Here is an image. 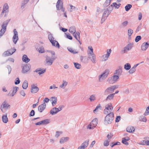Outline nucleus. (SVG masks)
<instances>
[{
    "instance_id": "nucleus-1",
    "label": "nucleus",
    "mask_w": 149,
    "mask_h": 149,
    "mask_svg": "<svg viewBox=\"0 0 149 149\" xmlns=\"http://www.w3.org/2000/svg\"><path fill=\"white\" fill-rule=\"evenodd\" d=\"M10 107V105L7 103L6 101H5L1 105L0 109L3 113H5Z\"/></svg>"
},
{
    "instance_id": "nucleus-2",
    "label": "nucleus",
    "mask_w": 149,
    "mask_h": 149,
    "mask_svg": "<svg viewBox=\"0 0 149 149\" xmlns=\"http://www.w3.org/2000/svg\"><path fill=\"white\" fill-rule=\"evenodd\" d=\"M104 121L108 124H111L113 120L114 114L113 113H110L108 114H106Z\"/></svg>"
},
{
    "instance_id": "nucleus-3",
    "label": "nucleus",
    "mask_w": 149,
    "mask_h": 149,
    "mask_svg": "<svg viewBox=\"0 0 149 149\" xmlns=\"http://www.w3.org/2000/svg\"><path fill=\"white\" fill-rule=\"evenodd\" d=\"M113 107L112 104L109 103L105 106V108L104 110V113L105 114H108L110 113H112V111L113 110Z\"/></svg>"
},
{
    "instance_id": "nucleus-4",
    "label": "nucleus",
    "mask_w": 149,
    "mask_h": 149,
    "mask_svg": "<svg viewBox=\"0 0 149 149\" xmlns=\"http://www.w3.org/2000/svg\"><path fill=\"white\" fill-rule=\"evenodd\" d=\"M118 85H115L107 88L104 91V94L107 95L110 93H112L115 89L118 88Z\"/></svg>"
},
{
    "instance_id": "nucleus-5",
    "label": "nucleus",
    "mask_w": 149,
    "mask_h": 149,
    "mask_svg": "<svg viewBox=\"0 0 149 149\" xmlns=\"http://www.w3.org/2000/svg\"><path fill=\"white\" fill-rule=\"evenodd\" d=\"M119 78L118 76L114 75L112 77H109L107 80V81L110 84H113L116 82Z\"/></svg>"
},
{
    "instance_id": "nucleus-6",
    "label": "nucleus",
    "mask_w": 149,
    "mask_h": 149,
    "mask_svg": "<svg viewBox=\"0 0 149 149\" xmlns=\"http://www.w3.org/2000/svg\"><path fill=\"white\" fill-rule=\"evenodd\" d=\"M55 59V58L54 57H52L47 56H46L45 61L48 65H51Z\"/></svg>"
},
{
    "instance_id": "nucleus-7",
    "label": "nucleus",
    "mask_w": 149,
    "mask_h": 149,
    "mask_svg": "<svg viewBox=\"0 0 149 149\" xmlns=\"http://www.w3.org/2000/svg\"><path fill=\"white\" fill-rule=\"evenodd\" d=\"M109 72V70L108 69H106L104 72L101 75L99 76V79L100 80V79H105L108 76Z\"/></svg>"
},
{
    "instance_id": "nucleus-8",
    "label": "nucleus",
    "mask_w": 149,
    "mask_h": 149,
    "mask_svg": "<svg viewBox=\"0 0 149 149\" xmlns=\"http://www.w3.org/2000/svg\"><path fill=\"white\" fill-rule=\"evenodd\" d=\"M133 43H130L127 45L126 46L123 48V50H122L121 52L123 53H125L127 51L130 50L132 47Z\"/></svg>"
},
{
    "instance_id": "nucleus-9",
    "label": "nucleus",
    "mask_w": 149,
    "mask_h": 149,
    "mask_svg": "<svg viewBox=\"0 0 149 149\" xmlns=\"http://www.w3.org/2000/svg\"><path fill=\"white\" fill-rule=\"evenodd\" d=\"M14 35L13 38V41L15 44H16L18 40V33L16 31V29H14L13 30Z\"/></svg>"
},
{
    "instance_id": "nucleus-10",
    "label": "nucleus",
    "mask_w": 149,
    "mask_h": 149,
    "mask_svg": "<svg viewBox=\"0 0 149 149\" xmlns=\"http://www.w3.org/2000/svg\"><path fill=\"white\" fill-rule=\"evenodd\" d=\"M89 141V140H86L81 144L80 146L78 147L77 149H84L88 146Z\"/></svg>"
},
{
    "instance_id": "nucleus-11",
    "label": "nucleus",
    "mask_w": 149,
    "mask_h": 149,
    "mask_svg": "<svg viewBox=\"0 0 149 149\" xmlns=\"http://www.w3.org/2000/svg\"><path fill=\"white\" fill-rule=\"evenodd\" d=\"M111 52V49H107V54H104L103 55L102 57L103 59L102 61H105L108 60V58L109 57L110 53Z\"/></svg>"
},
{
    "instance_id": "nucleus-12",
    "label": "nucleus",
    "mask_w": 149,
    "mask_h": 149,
    "mask_svg": "<svg viewBox=\"0 0 149 149\" xmlns=\"http://www.w3.org/2000/svg\"><path fill=\"white\" fill-rule=\"evenodd\" d=\"M30 67L31 66L30 65L26 64L22 67V73H24L28 72L30 70Z\"/></svg>"
},
{
    "instance_id": "nucleus-13",
    "label": "nucleus",
    "mask_w": 149,
    "mask_h": 149,
    "mask_svg": "<svg viewBox=\"0 0 149 149\" xmlns=\"http://www.w3.org/2000/svg\"><path fill=\"white\" fill-rule=\"evenodd\" d=\"M31 93H35L38 92L39 90V88L37 86H35L34 84H32L31 85Z\"/></svg>"
},
{
    "instance_id": "nucleus-14",
    "label": "nucleus",
    "mask_w": 149,
    "mask_h": 149,
    "mask_svg": "<svg viewBox=\"0 0 149 149\" xmlns=\"http://www.w3.org/2000/svg\"><path fill=\"white\" fill-rule=\"evenodd\" d=\"M46 107V104L45 103H43L38 106V109L40 113L42 112L45 109Z\"/></svg>"
},
{
    "instance_id": "nucleus-15",
    "label": "nucleus",
    "mask_w": 149,
    "mask_h": 149,
    "mask_svg": "<svg viewBox=\"0 0 149 149\" xmlns=\"http://www.w3.org/2000/svg\"><path fill=\"white\" fill-rule=\"evenodd\" d=\"M149 44L147 42H145L141 46V49L142 51H146L148 48Z\"/></svg>"
},
{
    "instance_id": "nucleus-16",
    "label": "nucleus",
    "mask_w": 149,
    "mask_h": 149,
    "mask_svg": "<svg viewBox=\"0 0 149 149\" xmlns=\"http://www.w3.org/2000/svg\"><path fill=\"white\" fill-rule=\"evenodd\" d=\"M19 88L18 87L15 86L13 87L12 93L11 94H10L9 93L8 95L9 96H13L15 94L17 90L19 89Z\"/></svg>"
},
{
    "instance_id": "nucleus-17",
    "label": "nucleus",
    "mask_w": 149,
    "mask_h": 149,
    "mask_svg": "<svg viewBox=\"0 0 149 149\" xmlns=\"http://www.w3.org/2000/svg\"><path fill=\"white\" fill-rule=\"evenodd\" d=\"M50 42L52 43L53 46H55L58 49L59 48L60 45L58 42L57 41L54 40L51 42Z\"/></svg>"
},
{
    "instance_id": "nucleus-18",
    "label": "nucleus",
    "mask_w": 149,
    "mask_h": 149,
    "mask_svg": "<svg viewBox=\"0 0 149 149\" xmlns=\"http://www.w3.org/2000/svg\"><path fill=\"white\" fill-rule=\"evenodd\" d=\"M102 109V107L100 105V104H99L98 106L96 107L95 109L93 110V112L95 113H97L99 111Z\"/></svg>"
},
{
    "instance_id": "nucleus-19",
    "label": "nucleus",
    "mask_w": 149,
    "mask_h": 149,
    "mask_svg": "<svg viewBox=\"0 0 149 149\" xmlns=\"http://www.w3.org/2000/svg\"><path fill=\"white\" fill-rule=\"evenodd\" d=\"M22 60L23 62L27 63L30 61V59L27 57V55L25 54L23 55L22 57Z\"/></svg>"
},
{
    "instance_id": "nucleus-20",
    "label": "nucleus",
    "mask_w": 149,
    "mask_h": 149,
    "mask_svg": "<svg viewBox=\"0 0 149 149\" xmlns=\"http://www.w3.org/2000/svg\"><path fill=\"white\" fill-rule=\"evenodd\" d=\"M2 120L3 122L6 123L8 122V119L7 117V114L6 113L5 115H3L2 117Z\"/></svg>"
},
{
    "instance_id": "nucleus-21",
    "label": "nucleus",
    "mask_w": 149,
    "mask_h": 149,
    "mask_svg": "<svg viewBox=\"0 0 149 149\" xmlns=\"http://www.w3.org/2000/svg\"><path fill=\"white\" fill-rule=\"evenodd\" d=\"M135 130L134 128L132 126L128 127L126 128L127 131L130 133L134 132Z\"/></svg>"
},
{
    "instance_id": "nucleus-22",
    "label": "nucleus",
    "mask_w": 149,
    "mask_h": 149,
    "mask_svg": "<svg viewBox=\"0 0 149 149\" xmlns=\"http://www.w3.org/2000/svg\"><path fill=\"white\" fill-rule=\"evenodd\" d=\"M69 139V138L68 137H62L60 139V142L61 143H63L68 140Z\"/></svg>"
},
{
    "instance_id": "nucleus-23",
    "label": "nucleus",
    "mask_w": 149,
    "mask_h": 149,
    "mask_svg": "<svg viewBox=\"0 0 149 149\" xmlns=\"http://www.w3.org/2000/svg\"><path fill=\"white\" fill-rule=\"evenodd\" d=\"M128 22L127 21H125L123 22L120 25L119 27L121 28H123L126 26L128 24Z\"/></svg>"
},
{
    "instance_id": "nucleus-24",
    "label": "nucleus",
    "mask_w": 149,
    "mask_h": 149,
    "mask_svg": "<svg viewBox=\"0 0 149 149\" xmlns=\"http://www.w3.org/2000/svg\"><path fill=\"white\" fill-rule=\"evenodd\" d=\"M88 58L91 59L92 63H95L96 62V58L95 55H93L91 56H88Z\"/></svg>"
},
{
    "instance_id": "nucleus-25",
    "label": "nucleus",
    "mask_w": 149,
    "mask_h": 149,
    "mask_svg": "<svg viewBox=\"0 0 149 149\" xmlns=\"http://www.w3.org/2000/svg\"><path fill=\"white\" fill-rule=\"evenodd\" d=\"M104 11V13L102 15L103 16H106V17H107L110 13L106 9H103Z\"/></svg>"
},
{
    "instance_id": "nucleus-26",
    "label": "nucleus",
    "mask_w": 149,
    "mask_h": 149,
    "mask_svg": "<svg viewBox=\"0 0 149 149\" xmlns=\"http://www.w3.org/2000/svg\"><path fill=\"white\" fill-rule=\"evenodd\" d=\"M70 12H72L73 11H77L79 10L78 8L75 7L73 5L70 4Z\"/></svg>"
},
{
    "instance_id": "nucleus-27",
    "label": "nucleus",
    "mask_w": 149,
    "mask_h": 149,
    "mask_svg": "<svg viewBox=\"0 0 149 149\" xmlns=\"http://www.w3.org/2000/svg\"><path fill=\"white\" fill-rule=\"evenodd\" d=\"M57 98L56 97H52V100L51 101H52V104L53 106H54L56 104L57 102Z\"/></svg>"
},
{
    "instance_id": "nucleus-28",
    "label": "nucleus",
    "mask_w": 149,
    "mask_h": 149,
    "mask_svg": "<svg viewBox=\"0 0 149 149\" xmlns=\"http://www.w3.org/2000/svg\"><path fill=\"white\" fill-rule=\"evenodd\" d=\"M69 31L70 32L72 33H73L74 32H76V29L75 27L74 26L70 27V28Z\"/></svg>"
},
{
    "instance_id": "nucleus-29",
    "label": "nucleus",
    "mask_w": 149,
    "mask_h": 149,
    "mask_svg": "<svg viewBox=\"0 0 149 149\" xmlns=\"http://www.w3.org/2000/svg\"><path fill=\"white\" fill-rule=\"evenodd\" d=\"M2 55L3 56L5 57L11 55L10 54V52L9 49L4 52L3 54Z\"/></svg>"
},
{
    "instance_id": "nucleus-30",
    "label": "nucleus",
    "mask_w": 149,
    "mask_h": 149,
    "mask_svg": "<svg viewBox=\"0 0 149 149\" xmlns=\"http://www.w3.org/2000/svg\"><path fill=\"white\" fill-rule=\"evenodd\" d=\"M111 1V0H106L103 5V7L106 8L109 6L110 4Z\"/></svg>"
},
{
    "instance_id": "nucleus-31",
    "label": "nucleus",
    "mask_w": 149,
    "mask_h": 149,
    "mask_svg": "<svg viewBox=\"0 0 149 149\" xmlns=\"http://www.w3.org/2000/svg\"><path fill=\"white\" fill-rule=\"evenodd\" d=\"M115 95V93H112L111 94H110L109 95H108V96L107 97L106 100L107 101L108 100H110L113 99L114 95Z\"/></svg>"
},
{
    "instance_id": "nucleus-32",
    "label": "nucleus",
    "mask_w": 149,
    "mask_h": 149,
    "mask_svg": "<svg viewBox=\"0 0 149 149\" xmlns=\"http://www.w3.org/2000/svg\"><path fill=\"white\" fill-rule=\"evenodd\" d=\"M131 68V66L129 63H126L124 65V68L126 70H129Z\"/></svg>"
},
{
    "instance_id": "nucleus-33",
    "label": "nucleus",
    "mask_w": 149,
    "mask_h": 149,
    "mask_svg": "<svg viewBox=\"0 0 149 149\" xmlns=\"http://www.w3.org/2000/svg\"><path fill=\"white\" fill-rule=\"evenodd\" d=\"M68 82L66 81L63 80V83L62 84L60 85L59 87L61 88H64L65 86L67 85Z\"/></svg>"
},
{
    "instance_id": "nucleus-34",
    "label": "nucleus",
    "mask_w": 149,
    "mask_h": 149,
    "mask_svg": "<svg viewBox=\"0 0 149 149\" xmlns=\"http://www.w3.org/2000/svg\"><path fill=\"white\" fill-rule=\"evenodd\" d=\"M54 108L57 109V108L54 107L52 108L50 111V113L52 115H55L57 113H56V109H54Z\"/></svg>"
},
{
    "instance_id": "nucleus-35",
    "label": "nucleus",
    "mask_w": 149,
    "mask_h": 149,
    "mask_svg": "<svg viewBox=\"0 0 149 149\" xmlns=\"http://www.w3.org/2000/svg\"><path fill=\"white\" fill-rule=\"evenodd\" d=\"M28 83L27 81L25 80L24 82L22 84V88L23 89H26L28 87Z\"/></svg>"
},
{
    "instance_id": "nucleus-36",
    "label": "nucleus",
    "mask_w": 149,
    "mask_h": 149,
    "mask_svg": "<svg viewBox=\"0 0 149 149\" xmlns=\"http://www.w3.org/2000/svg\"><path fill=\"white\" fill-rule=\"evenodd\" d=\"M60 1L61 0H58L56 3V8L57 10H60L61 9Z\"/></svg>"
},
{
    "instance_id": "nucleus-37",
    "label": "nucleus",
    "mask_w": 149,
    "mask_h": 149,
    "mask_svg": "<svg viewBox=\"0 0 149 149\" xmlns=\"http://www.w3.org/2000/svg\"><path fill=\"white\" fill-rule=\"evenodd\" d=\"M42 125H46L49 123V119H46L41 121Z\"/></svg>"
},
{
    "instance_id": "nucleus-38",
    "label": "nucleus",
    "mask_w": 149,
    "mask_h": 149,
    "mask_svg": "<svg viewBox=\"0 0 149 149\" xmlns=\"http://www.w3.org/2000/svg\"><path fill=\"white\" fill-rule=\"evenodd\" d=\"M68 49L70 52L73 54H77L78 53V52L76 50H73L71 48H68Z\"/></svg>"
},
{
    "instance_id": "nucleus-39",
    "label": "nucleus",
    "mask_w": 149,
    "mask_h": 149,
    "mask_svg": "<svg viewBox=\"0 0 149 149\" xmlns=\"http://www.w3.org/2000/svg\"><path fill=\"white\" fill-rule=\"evenodd\" d=\"M132 6L130 4H128L125 7V10L126 11H128L132 8Z\"/></svg>"
},
{
    "instance_id": "nucleus-40",
    "label": "nucleus",
    "mask_w": 149,
    "mask_h": 149,
    "mask_svg": "<svg viewBox=\"0 0 149 149\" xmlns=\"http://www.w3.org/2000/svg\"><path fill=\"white\" fill-rule=\"evenodd\" d=\"M119 68L117 70L118 75H121L122 72V68L121 66L119 67Z\"/></svg>"
},
{
    "instance_id": "nucleus-41",
    "label": "nucleus",
    "mask_w": 149,
    "mask_h": 149,
    "mask_svg": "<svg viewBox=\"0 0 149 149\" xmlns=\"http://www.w3.org/2000/svg\"><path fill=\"white\" fill-rule=\"evenodd\" d=\"M133 33V30L130 29H128V36L129 37L132 35Z\"/></svg>"
},
{
    "instance_id": "nucleus-42",
    "label": "nucleus",
    "mask_w": 149,
    "mask_h": 149,
    "mask_svg": "<svg viewBox=\"0 0 149 149\" xmlns=\"http://www.w3.org/2000/svg\"><path fill=\"white\" fill-rule=\"evenodd\" d=\"M48 38L51 42L52 41L54 40V38L52 36V35L51 33H50L48 35Z\"/></svg>"
},
{
    "instance_id": "nucleus-43",
    "label": "nucleus",
    "mask_w": 149,
    "mask_h": 149,
    "mask_svg": "<svg viewBox=\"0 0 149 149\" xmlns=\"http://www.w3.org/2000/svg\"><path fill=\"white\" fill-rule=\"evenodd\" d=\"M74 67L76 68L79 69L80 68L81 65L77 63H74Z\"/></svg>"
},
{
    "instance_id": "nucleus-44",
    "label": "nucleus",
    "mask_w": 149,
    "mask_h": 149,
    "mask_svg": "<svg viewBox=\"0 0 149 149\" xmlns=\"http://www.w3.org/2000/svg\"><path fill=\"white\" fill-rule=\"evenodd\" d=\"M89 99L91 102L94 101V100L95 99V95H91L89 98Z\"/></svg>"
},
{
    "instance_id": "nucleus-45",
    "label": "nucleus",
    "mask_w": 149,
    "mask_h": 149,
    "mask_svg": "<svg viewBox=\"0 0 149 149\" xmlns=\"http://www.w3.org/2000/svg\"><path fill=\"white\" fill-rule=\"evenodd\" d=\"M9 8V6L7 3H5L4 4L3 7V9L5 11L8 10Z\"/></svg>"
},
{
    "instance_id": "nucleus-46",
    "label": "nucleus",
    "mask_w": 149,
    "mask_h": 149,
    "mask_svg": "<svg viewBox=\"0 0 149 149\" xmlns=\"http://www.w3.org/2000/svg\"><path fill=\"white\" fill-rule=\"evenodd\" d=\"M113 9V5L112 4L110 6H109L106 9L110 12L111 13V12L112 10Z\"/></svg>"
},
{
    "instance_id": "nucleus-47",
    "label": "nucleus",
    "mask_w": 149,
    "mask_h": 149,
    "mask_svg": "<svg viewBox=\"0 0 149 149\" xmlns=\"http://www.w3.org/2000/svg\"><path fill=\"white\" fill-rule=\"evenodd\" d=\"M149 114V106L146 109L145 112L144 113V115L146 116Z\"/></svg>"
},
{
    "instance_id": "nucleus-48",
    "label": "nucleus",
    "mask_w": 149,
    "mask_h": 149,
    "mask_svg": "<svg viewBox=\"0 0 149 149\" xmlns=\"http://www.w3.org/2000/svg\"><path fill=\"white\" fill-rule=\"evenodd\" d=\"M80 60L81 61L83 62H85V60L87 59V57L86 56H80Z\"/></svg>"
},
{
    "instance_id": "nucleus-49",
    "label": "nucleus",
    "mask_w": 149,
    "mask_h": 149,
    "mask_svg": "<svg viewBox=\"0 0 149 149\" xmlns=\"http://www.w3.org/2000/svg\"><path fill=\"white\" fill-rule=\"evenodd\" d=\"M11 55H12L16 51L15 49V48H11L10 49H9Z\"/></svg>"
},
{
    "instance_id": "nucleus-50",
    "label": "nucleus",
    "mask_w": 149,
    "mask_h": 149,
    "mask_svg": "<svg viewBox=\"0 0 149 149\" xmlns=\"http://www.w3.org/2000/svg\"><path fill=\"white\" fill-rule=\"evenodd\" d=\"M120 144V143L119 142H117L115 143H112L110 144V146L111 147H113L115 145H119Z\"/></svg>"
},
{
    "instance_id": "nucleus-51",
    "label": "nucleus",
    "mask_w": 149,
    "mask_h": 149,
    "mask_svg": "<svg viewBox=\"0 0 149 149\" xmlns=\"http://www.w3.org/2000/svg\"><path fill=\"white\" fill-rule=\"evenodd\" d=\"M63 107V106H59L58 108H57V109L54 108V109H56L57 111H56V113H58L59 111L61 110Z\"/></svg>"
},
{
    "instance_id": "nucleus-52",
    "label": "nucleus",
    "mask_w": 149,
    "mask_h": 149,
    "mask_svg": "<svg viewBox=\"0 0 149 149\" xmlns=\"http://www.w3.org/2000/svg\"><path fill=\"white\" fill-rule=\"evenodd\" d=\"M136 70V69L132 67L131 69H130L129 71V73L130 74H132L135 72Z\"/></svg>"
},
{
    "instance_id": "nucleus-53",
    "label": "nucleus",
    "mask_w": 149,
    "mask_h": 149,
    "mask_svg": "<svg viewBox=\"0 0 149 149\" xmlns=\"http://www.w3.org/2000/svg\"><path fill=\"white\" fill-rule=\"evenodd\" d=\"M97 118H95L93 120L92 122L93 125H96L97 124Z\"/></svg>"
},
{
    "instance_id": "nucleus-54",
    "label": "nucleus",
    "mask_w": 149,
    "mask_h": 149,
    "mask_svg": "<svg viewBox=\"0 0 149 149\" xmlns=\"http://www.w3.org/2000/svg\"><path fill=\"white\" fill-rule=\"evenodd\" d=\"M141 36H136L135 39V42H138L141 39Z\"/></svg>"
},
{
    "instance_id": "nucleus-55",
    "label": "nucleus",
    "mask_w": 149,
    "mask_h": 149,
    "mask_svg": "<svg viewBox=\"0 0 149 149\" xmlns=\"http://www.w3.org/2000/svg\"><path fill=\"white\" fill-rule=\"evenodd\" d=\"M126 140H126L125 139L123 138L122 142L123 144H125L126 145H128L129 144V143L127 142V141H126Z\"/></svg>"
},
{
    "instance_id": "nucleus-56",
    "label": "nucleus",
    "mask_w": 149,
    "mask_h": 149,
    "mask_svg": "<svg viewBox=\"0 0 149 149\" xmlns=\"http://www.w3.org/2000/svg\"><path fill=\"white\" fill-rule=\"evenodd\" d=\"M20 83V81L18 77L15 80V84L16 85Z\"/></svg>"
},
{
    "instance_id": "nucleus-57",
    "label": "nucleus",
    "mask_w": 149,
    "mask_h": 149,
    "mask_svg": "<svg viewBox=\"0 0 149 149\" xmlns=\"http://www.w3.org/2000/svg\"><path fill=\"white\" fill-rule=\"evenodd\" d=\"M141 119H140V120L141 121L146 122V119L145 117L144 116H141L140 117Z\"/></svg>"
},
{
    "instance_id": "nucleus-58",
    "label": "nucleus",
    "mask_w": 149,
    "mask_h": 149,
    "mask_svg": "<svg viewBox=\"0 0 149 149\" xmlns=\"http://www.w3.org/2000/svg\"><path fill=\"white\" fill-rule=\"evenodd\" d=\"M38 51L40 53H43L45 52L44 49L42 47H40L38 49Z\"/></svg>"
},
{
    "instance_id": "nucleus-59",
    "label": "nucleus",
    "mask_w": 149,
    "mask_h": 149,
    "mask_svg": "<svg viewBox=\"0 0 149 149\" xmlns=\"http://www.w3.org/2000/svg\"><path fill=\"white\" fill-rule=\"evenodd\" d=\"M35 112L33 110H32L30 112V113L29 114L30 116H33L35 115Z\"/></svg>"
},
{
    "instance_id": "nucleus-60",
    "label": "nucleus",
    "mask_w": 149,
    "mask_h": 149,
    "mask_svg": "<svg viewBox=\"0 0 149 149\" xmlns=\"http://www.w3.org/2000/svg\"><path fill=\"white\" fill-rule=\"evenodd\" d=\"M88 56H91L93 55H95L93 52V50H91L88 52Z\"/></svg>"
},
{
    "instance_id": "nucleus-61",
    "label": "nucleus",
    "mask_w": 149,
    "mask_h": 149,
    "mask_svg": "<svg viewBox=\"0 0 149 149\" xmlns=\"http://www.w3.org/2000/svg\"><path fill=\"white\" fill-rule=\"evenodd\" d=\"M109 141L108 140H106L104 142V146H107L109 144Z\"/></svg>"
},
{
    "instance_id": "nucleus-62",
    "label": "nucleus",
    "mask_w": 149,
    "mask_h": 149,
    "mask_svg": "<svg viewBox=\"0 0 149 149\" xmlns=\"http://www.w3.org/2000/svg\"><path fill=\"white\" fill-rule=\"evenodd\" d=\"M62 133V132L61 131H57L56 132V134L55 135V136L57 138H58L60 134Z\"/></svg>"
},
{
    "instance_id": "nucleus-63",
    "label": "nucleus",
    "mask_w": 149,
    "mask_h": 149,
    "mask_svg": "<svg viewBox=\"0 0 149 149\" xmlns=\"http://www.w3.org/2000/svg\"><path fill=\"white\" fill-rule=\"evenodd\" d=\"M107 17H106V16H103L102 15V18L101 19V23L102 24L103 22H104L105 20L107 19Z\"/></svg>"
},
{
    "instance_id": "nucleus-64",
    "label": "nucleus",
    "mask_w": 149,
    "mask_h": 149,
    "mask_svg": "<svg viewBox=\"0 0 149 149\" xmlns=\"http://www.w3.org/2000/svg\"><path fill=\"white\" fill-rule=\"evenodd\" d=\"M7 67L8 70V74H10L11 72V71L12 69L11 66L9 65H7Z\"/></svg>"
}]
</instances>
